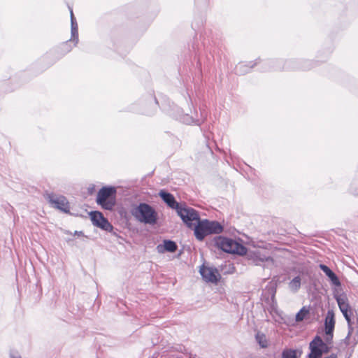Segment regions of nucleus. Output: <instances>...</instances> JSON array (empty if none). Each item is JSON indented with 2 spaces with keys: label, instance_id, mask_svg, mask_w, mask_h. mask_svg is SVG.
Returning a JSON list of instances; mask_svg holds the SVG:
<instances>
[{
  "label": "nucleus",
  "instance_id": "nucleus-1",
  "mask_svg": "<svg viewBox=\"0 0 358 358\" xmlns=\"http://www.w3.org/2000/svg\"><path fill=\"white\" fill-rule=\"evenodd\" d=\"M223 231V226L217 221H210L207 219L199 220L194 227V236L199 241H202L210 234H219Z\"/></svg>",
  "mask_w": 358,
  "mask_h": 358
},
{
  "label": "nucleus",
  "instance_id": "nucleus-2",
  "mask_svg": "<svg viewBox=\"0 0 358 358\" xmlns=\"http://www.w3.org/2000/svg\"><path fill=\"white\" fill-rule=\"evenodd\" d=\"M131 215L139 222L155 224L157 221V213L153 207L146 203H140L131 210Z\"/></svg>",
  "mask_w": 358,
  "mask_h": 358
},
{
  "label": "nucleus",
  "instance_id": "nucleus-3",
  "mask_svg": "<svg viewBox=\"0 0 358 358\" xmlns=\"http://www.w3.org/2000/svg\"><path fill=\"white\" fill-rule=\"evenodd\" d=\"M214 243L217 248L227 253L244 255L248 251L246 247L230 238L219 236L214 238Z\"/></svg>",
  "mask_w": 358,
  "mask_h": 358
},
{
  "label": "nucleus",
  "instance_id": "nucleus-4",
  "mask_svg": "<svg viewBox=\"0 0 358 358\" xmlns=\"http://www.w3.org/2000/svg\"><path fill=\"white\" fill-rule=\"evenodd\" d=\"M116 189L112 186H105L99 189L96 196V203L105 210H112L115 206Z\"/></svg>",
  "mask_w": 358,
  "mask_h": 358
},
{
  "label": "nucleus",
  "instance_id": "nucleus-5",
  "mask_svg": "<svg viewBox=\"0 0 358 358\" xmlns=\"http://www.w3.org/2000/svg\"><path fill=\"white\" fill-rule=\"evenodd\" d=\"M178 215L182 222L190 229H194L195 226L192 222L200 220L199 214L195 209L187 206L185 203H181V206L176 210Z\"/></svg>",
  "mask_w": 358,
  "mask_h": 358
},
{
  "label": "nucleus",
  "instance_id": "nucleus-6",
  "mask_svg": "<svg viewBox=\"0 0 358 358\" xmlns=\"http://www.w3.org/2000/svg\"><path fill=\"white\" fill-rule=\"evenodd\" d=\"M309 348L310 352L308 355V358H322L323 354L327 353L330 350L327 344L317 335L309 343Z\"/></svg>",
  "mask_w": 358,
  "mask_h": 358
},
{
  "label": "nucleus",
  "instance_id": "nucleus-7",
  "mask_svg": "<svg viewBox=\"0 0 358 358\" xmlns=\"http://www.w3.org/2000/svg\"><path fill=\"white\" fill-rule=\"evenodd\" d=\"M265 64L268 66L266 70H273V71H280V70H290V69H302L306 70L308 69V65H303L301 66H296V62L295 61H286L283 62L282 60H271L267 61Z\"/></svg>",
  "mask_w": 358,
  "mask_h": 358
},
{
  "label": "nucleus",
  "instance_id": "nucleus-8",
  "mask_svg": "<svg viewBox=\"0 0 358 358\" xmlns=\"http://www.w3.org/2000/svg\"><path fill=\"white\" fill-rule=\"evenodd\" d=\"M46 199L52 207L59 209L64 213L69 211V205L66 198L63 195H57L54 193L46 194Z\"/></svg>",
  "mask_w": 358,
  "mask_h": 358
},
{
  "label": "nucleus",
  "instance_id": "nucleus-9",
  "mask_svg": "<svg viewBox=\"0 0 358 358\" xmlns=\"http://www.w3.org/2000/svg\"><path fill=\"white\" fill-rule=\"evenodd\" d=\"M158 101L157 99L150 95L148 99L142 104L141 108H137V104L132 106L131 110L135 113H140L147 115H152L157 110Z\"/></svg>",
  "mask_w": 358,
  "mask_h": 358
},
{
  "label": "nucleus",
  "instance_id": "nucleus-10",
  "mask_svg": "<svg viewBox=\"0 0 358 358\" xmlns=\"http://www.w3.org/2000/svg\"><path fill=\"white\" fill-rule=\"evenodd\" d=\"M196 117L192 115L184 113L183 110L180 108H176V112L173 113L172 115L180 122L186 124H201V120L197 118V113H195Z\"/></svg>",
  "mask_w": 358,
  "mask_h": 358
},
{
  "label": "nucleus",
  "instance_id": "nucleus-11",
  "mask_svg": "<svg viewBox=\"0 0 358 358\" xmlns=\"http://www.w3.org/2000/svg\"><path fill=\"white\" fill-rule=\"evenodd\" d=\"M200 274L203 279L208 282L217 283L220 278V275L217 268L207 267L204 265L200 268Z\"/></svg>",
  "mask_w": 358,
  "mask_h": 358
},
{
  "label": "nucleus",
  "instance_id": "nucleus-12",
  "mask_svg": "<svg viewBox=\"0 0 358 358\" xmlns=\"http://www.w3.org/2000/svg\"><path fill=\"white\" fill-rule=\"evenodd\" d=\"M159 196L167 206L176 210L181 206V203L176 201L173 195L165 190H161Z\"/></svg>",
  "mask_w": 358,
  "mask_h": 358
},
{
  "label": "nucleus",
  "instance_id": "nucleus-13",
  "mask_svg": "<svg viewBox=\"0 0 358 358\" xmlns=\"http://www.w3.org/2000/svg\"><path fill=\"white\" fill-rule=\"evenodd\" d=\"M319 267L326 274L334 285L338 287L341 286V284L338 276L331 269H330L327 265L322 264H320Z\"/></svg>",
  "mask_w": 358,
  "mask_h": 358
},
{
  "label": "nucleus",
  "instance_id": "nucleus-14",
  "mask_svg": "<svg viewBox=\"0 0 358 358\" xmlns=\"http://www.w3.org/2000/svg\"><path fill=\"white\" fill-rule=\"evenodd\" d=\"M335 327V318L333 310H328L324 320L325 334L334 332Z\"/></svg>",
  "mask_w": 358,
  "mask_h": 358
},
{
  "label": "nucleus",
  "instance_id": "nucleus-15",
  "mask_svg": "<svg viewBox=\"0 0 358 358\" xmlns=\"http://www.w3.org/2000/svg\"><path fill=\"white\" fill-rule=\"evenodd\" d=\"M163 245H158L157 247V251L160 253L164 252H174L178 249V245L176 242L171 240H164Z\"/></svg>",
  "mask_w": 358,
  "mask_h": 358
},
{
  "label": "nucleus",
  "instance_id": "nucleus-16",
  "mask_svg": "<svg viewBox=\"0 0 358 358\" xmlns=\"http://www.w3.org/2000/svg\"><path fill=\"white\" fill-rule=\"evenodd\" d=\"M71 14V41L74 42V45H76L78 42V24L74 17L72 9H70Z\"/></svg>",
  "mask_w": 358,
  "mask_h": 358
},
{
  "label": "nucleus",
  "instance_id": "nucleus-17",
  "mask_svg": "<svg viewBox=\"0 0 358 358\" xmlns=\"http://www.w3.org/2000/svg\"><path fill=\"white\" fill-rule=\"evenodd\" d=\"M257 62H250L248 63L240 62L235 67V73L237 75H244L248 73L250 69L257 65Z\"/></svg>",
  "mask_w": 358,
  "mask_h": 358
},
{
  "label": "nucleus",
  "instance_id": "nucleus-18",
  "mask_svg": "<svg viewBox=\"0 0 358 358\" xmlns=\"http://www.w3.org/2000/svg\"><path fill=\"white\" fill-rule=\"evenodd\" d=\"M302 350L300 349L285 348L281 354V358H300Z\"/></svg>",
  "mask_w": 358,
  "mask_h": 358
},
{
  "label": "nucleus",
  "instance_id": "nucleus-19",
  "mask_svg": "<svg viewBox=\"0 0 358 358\" xmlns=\"http://www.w3.org/2000/svg\"><path fill=\"white\" fill-rule=\"evenodd\" d=\"M301 285V278L299 275L294 277L290 282L288 283V287L291 292L293 293L297 292Z\"/></svg>",
  "mask_w": 358,
  "mask_h": 358
},
{
  "label": "nucleus",
  "instance_id": "nucleus-20",
  "mask_svg": "<svg viewBox=\"0 0 358 358\" xmlns=\"http://www.w3.org/2000/svg\"><path fill=\"white\" fill-rule=\"evenodd\" d=\"M255 340L259 345L262 348H266L268 346V340L265 334L257 331L255 334Z\"/></svg>",
  "mask_w": 358,
  "mask_h": 358
},
{
  "label": "nucleus",
  "instance_id": "nucleus-21",
  "mask_svg": "<svg viewBox=\"0 0 358 358\" xmlns=\"http://www.w3.org/2000/svg\"><path fill=\"white\" fill-rule=\"evenodd\" d=\"M355 329L352 327H348V333L347 336L344 338L343 342L346 346L354 348L357 344L353 343V336L355 334Z\"/></svg>",
  "mask_w": 358,
  "mask_h": 358
},
{
  "label": "nucleus",
  "instance_id": "nucleus-22",
  "mask_svg": "<svg viewBox=\"0 0 358 358\" xmlns=\"http://www.w3.org/2000/svg\"><path fill=\"white\" fill-rule=\"evenodd\" d=\"M96 227L106 231H113V226L103 216Z\"/></svg>",
  "mask_w": 358,
  "mask_h": 358
},
{
  "label": "nucleus",
  "instance_id": "nucleus-23",
  "mask_svg": "<svg viewBox=\"0 0 358 358\" xmlns=\"http://www.w3.org/2000/svg\"><path fill=\"white\" fill-rule=\"evenodd\" d=\"M90 215L92 224L96 227L97 226L98 223L100 222V220L103 216V214L99 211H92Z\"/></svg>",
  "mask_w": 358,
  "mask_h": 358
},
{
  "label": "nucleus",
  "instance_id": "nucleus-24",
  "mask_svg": "<svg viewBox=\"0 0 358 358\" xmlns=\"http://www.w3.org/2000/svg\"><path fill=\"white\" fill-rule=\"evenodd\" d=\"M309 310L303 306L296 315V321L301 322L303 320L306 316L308 314Z\"/></svg>",
  "mask_w": 358,
  "mask_h": 358
},
{
  "label": "nucleus",
  "instance_id": "nucleus-25",
  "mask_svg": "<svg viewBox=\"0 0 358 358\" xmlns=\"http://www.w3.org/2000/svg\"><path fill=\"white\" fill-rule=\"evenodd\" d=\"M164 358H191L188 355L180 352H171Z\"/></svg>",
  "mask_w": 358,
  "mask_h": 358
},
{
  "label": "nucleus",
  "instance_id": "nucleus-26",
  "mask_svg": "<svg viewBox=\"0 0 358 358\" xmlns=\"http://www.w3.org/2000/svg\"><path fill=\"white\" fill-rule=\"evenodd\" d=\"M355 329V334L353 336V343L357 344L358 343V315L356 317V324Z\"/></svg>",
  "mask_w": 358,
  "mask_h": 358
},
{
  "label": "nucleus",
  "instance_id": "nucleus-27",
  "mask_svg": "<svg viewBox=\"0 0 358 358\" xmlns=\"http://www.w3.org/2000/svg\"><path fill=\"white\" fill-rule=\"evenodd\" d=\"M342 313H343L344 317L345 318L346 321L348 322V327H352L351 319H350V314H351L350 309L348 310L347 311L342 312Z\"/></svg>",
  "mask_w": 358,
  "mask_h": 358
},
{
  "label": "nucleus",
  "instance_id": "nucleus-28",
  "mask_svg": "<svg viewBox=\"0 0 358 358\" xmlns=\"http://www.w3.org/2000/svg\"><path fill=\"white\" fill-rule=\"evenodd\" d=\"M338 304L348 303V299L345 295H340L336 297Z\"/></svg>",
  "mask_w": 358,
  "mask_h": 358
},
{
  "label": "nucleus",
  "instance_id": "nucleus-29",
  "mask_svg": "<svg viewBox=\"0 0 358 358\" xmlns=\"http://www.w3.org/2000/svg\"><path fill=\"white\" fill-rule=\"evenodd\" d=\"M333 334L334 332H331V334H326L324 343H327V345L331 343L333 340Z\"/></svg>",
  "mask_w": 358,
  "mask_h": 358
},
{
  "label": "nucleus",
  "instance_id": "nucleus-30",
  "mask_svg": "<svg viewBox=\"0 0 358 358\" xmlns=\"http://www.w3.org/2000/svg\"><path fill=\"white\" fill-rule=\"evenodd\" d=\"M338 307L341 312L347 311L350 309V306L348 303H342V304H338Z\"/></svg>",
  "mask_w": 358,
  "mask_h": 358
},
{
  "label": "nucleus",
  "instance_id": "nucleus-31",
  "mask_svg": "<svg viewBox=\"0 0 358 358\" xmlns=\"http://www.w3.org/2000/svg\"><path fill=\"white\" fill-rule=\"evenodd\" d=\"M350 193H351V194H354V195H357V194H358V187H357V185H356V187H355V188H353V189H352V188H351V189H350Z\"/></svg>",
  "mask_w": 358,
  "mask_h": 358
},
{
  "label": "nucleus",
  "instance_id": "nucleus-32",
  "mask_svg": "<svg viewBox=\"0 0 358 358\" xmlns=\"http://www.w3.org/2000/svg\"><path fill=\"white\" fill-rule=\"evenodd\" d=\"M271 289H272L271 301H272V302H274L275 295V292H276V288L275 287H272Z\"/></svg>",
  "mask_w": 358,
  "mask_h": 358
},
{
  "label": "nucleus",
  "instance_id": "nucleus-33",
  "mask_svg": "<svg viewBox=\"0 0 358 358\" xmlns=\"http://www.w3.org/2000/svg\"><path fill=\"white\" fill-rule=\"evenodd\" d=\"M9 358H22V357L18 354L10 353Z\"/></svg>",
  "mask_w": 358,
  "mask_h": 358
},
{
  "label": "nucleus",
  "instance_id": "nucleus-34",
  "mask_svg": "<svg viewBox=\"0 0 358 358\" xmlns=\"http://www.w3.org/2000/svg\"><path fill=\"white\" fill-rule=\"evenodd\" d=\"M74 234H77V235L80 236V235H83V231H76L74 232Z\"/></svg>",
  "mask_w": 358,
  "mask_h": 358
},
{
  "label": "nucleus",
  "instance_id": "nucleus-35",
  "mask_svg": "<svg viewBox=\"0 0 358 358\" xmlns=\"http://www.w3.org/2000/svg\"><path fill=\"white\" fill-rule=\"evenodd\" d=\"M113 235L115 236H117V232L114 230V229H113V231H110Z\"/></svg>",
  "mask_w": 358,
  "mask_h": 358
}]
</instances>
